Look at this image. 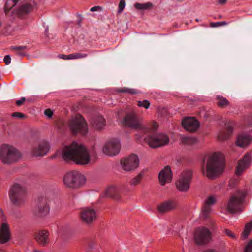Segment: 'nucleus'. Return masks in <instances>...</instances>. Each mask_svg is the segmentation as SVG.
<instances>
[{
  "instance_id": "2f4dec72",
  "label": "nucleus",
  "mask_w": 252,
  "mask_h": 252,
  "mask_svg": "<svg viewBox=\"0 0 252 252\" xmlns=\"http://www.w3.org/2000/svg\"><path fill=\"white\" fill-rule=\"evenodd\" d=\"M252 229V220L246 224L242 236L244 238H247Z\"/></svg>"
},
{
  "instance_id": "0eeeda50",
  "label": "nucleus",
  "mask_w": 252,
  "mask_h": 252,
  "mask_svg": "<svg viewBox=\"0 0 252 252\" xmlns=\"http://www.w3.org/2000/svg\"><path fill=\"white\" fill-rule=\"evenodd\" d=\"M63 181L66 187L73 189L77 188L85 183L86 178L79 172L72 171L65 175Z\"/></svg>"
},
{
  "instance_id": "49530a36",
  "label": "nucleus",
  "mask_w": 252,
  "mask_h": 252,
  "mask_svg": "<svg viewBox=\"0 0 252 252\" xmlns=\"http://www.w3.org/2000/svg\"><path fill=\"white\" fill-rule=\"evenodd\" d=\"M26 99L25 97H21L20 99L16 101L15 103L17 106H20L25 102Z\"/></svg>"
},
{
  "instance_id": "dca6fc26",
  "label": "nucleus",
  "mask_w": 252,
  "mask_h": 252,
  "mask_svg": "<svg viewBox=\"0 0 252 252\" xmlns=\"http://www.w3.org/2000/svg\"><path fill=\"white\" fill-rule=\"evenodd\" d=\"M50 145L48 142L42 141L38 145L33 147L31 150V155L33 157L43 156L49 151Z\"/></svg>"
},
{
  "instance_id": "4468645a",
  "label": "nucleus",
  "mask_w": 252,
  "mask_h": 252,
  "mask_svg": "<svg viewBox=\"0 0 252 252\" xmlns=\"http://www.w3.org/2000/svg\"><path fill=\"white\" fill-rule=\"evenodd\" d=\"M80 216L81 220L87 224L93 223L96 219L95 211L89 207L82 208L80 213Z\"/></svg>"
},
{
  "instance_id": "ddd939ff",
  "label": "nucleus",
  "mask_w": 252,
  "mask_h": 252,
  "mask_svg": "<svg viewBox=\"0 0 252 252\" xmlns=\"http://www.w3.org/2000/svg\"><path fill=\"white\" fill-rule=\"evenodd\" d=\"M122 168L126 171H131L137 168L139 165L138 156L131 154L128 157L123 158L121 161Z\"/></svg>"
},
{
  "instance_id": "09e8293b",
  "label": "nucleus",
  "mask_w": 252,
  "mask_h": 252,
  "mask_svg": "<svg viewBox=\"0 0 252 252\" xmlns=\"http://www.w3.org/2000/svg\"><path fill=\"white\" fill-rule=\"evenodd\" d=\"M101 9V7H100L99 6H94L91 8L90 11L92 12H94V11H97L98 9Z\"/></svg>"
},
{
  "instance_id": "393cba45",
  "label": "nucleus",
  "mask_w": 252,
  "mask_h": 252,
  "mask_svg": "<svg viewBox=\"0 0 252 252\" xmlns=\"http://www.w3.org/2000/svg\"><path fill=\"white\" fill-rule=\"evenodd\" d=\"M90 124L94 128L99 130L105 126V120L103 117L99 116L92 119Z\"/></svg>"
},
{
  "instance_id": "5fc2aeb1",
  "label": "nucleus",
  "mask_w": 252,
  "mask_h": 252,
  "mask_svg": "<svg viewBox=\"0 0 252 252\" xmlns=\"http://www.w3.org/2000/svg\"><path fill=\"white\" fill-rule=\"evenodd\" d=\"M33 252H43L39 251H34Z\"/></svg>"
},
{
  "instance_id": "f8f14e48",
  "label": "nucleus",
  "mask_w": 252,
  "mask_h": 252,
  "mask_svg": "<svg viewBox=\"0 0 252 252\" xmlns=\"http://www.w3.org/2000/svg\"><path fill=\"white\" fill-rule=\"evenodd\" d=\"M49 211L50 207L47 199L44 197H39L33 210L34 215L37 217H43L47 215Z\"/></svg>"
},
{
  "instance_id": "bb28decb",
  "label": "nucleus",
  "mask_w": 252,
  "mask_h": 252,
  "mask_svg": "<svg viewBox=\"0 0 252 252\" xmlns=\"http://www.w3.org/2000/svg\"><path fill=\"white\" fill-rule=\"evenodd\" d=\"M32 9V6L29 4H25L21 5L18 10L17 14L19 15H24L28 13Z\"/></svg>"
},
{
  "instance_id": "7c9ffc66",
  "label": "nucleus",
  "mask_w": 252,
  "mask_h": 252,
  "mask_svg": "<svg viewBox=\"0 0 252 252\" xmlns=\"http://www.w3.org/2000/svg\"><path fill=\"white\" fill-rule=\"evenodd\" d=\"M217 105L220 107H226L229 105V102L228 100L222 96H217Z\"/></svg>"
},
{
  "instance_id": "cd10ccee",
  "label": "nucleus",
  "mask_w": 252,
  "mask_h": 252,
  "mask_svg": "<svg viewBox=\"0 0 252 252\" xmlns=\"http://www.w3.org/2000/svg\"><path fill=\"white\" fill-rule=\"evenodd\" d=\"M118 193V190L115 187L110 186L106 189L105 195L108 197H116Z\"/></svg>"
},
{
  "instance_id": "3c124183",
  "label": "nucleus",
  "mask_w": 252,
  "mask_h": 252,
  "mask_svg": "<svg viewBox=\"0 0 252 252\" xmlns=\"http://www.w3.org/2000/svg\"><path fill=\"white\" fill-rule=\"evenodd\" d=\"M226 1L227 0H218V3L221 5L225 4Z\"/></svg>"
},
{
  "instance_id": "4c0bfd02",
  "label": "nucleus",
  "mask_w": 252,
  "mask_h": 252,
  "mask_svg": "<svg viewBox=\"0 0 252 252\" xmlns=\"http://www.w3.org/2000/svg\"><path fill=\"white\" fill-rule=\"evenodd\" d=\"M227 24V23L225 21L217 22H211L210 23V26L212 28H215L219 26H224Z\"/></svg>"
},
{
  "instance_id": "7ed1b4c3",
  "label": "nucleus",
  "mask_w": 252,
  "mask_h": 252,
  "mask_svg": "<svg viewBox=\"0 0 252 252\" xmlns=\"http://www.w3.org/2000/svg\"><path fill=\"white\" fill-rule=\"evenodd\" d=\"M22 157L21 152L14 146L7 144L0 146V160L3 164L11 165L17 163Z\"/></svg>"
},
{
  "instance_id": "de8ad7c7",
  "label": "nucleus",
  "mask_w": 252,
  "mask_h": 252,
  "mask_svg": "<svg viewBox=\"0 0 252 252\" xmlns=\"http://www.w3.org/2000/svg\"><path fill=\"white\" fill-rule=\"evenodd\" d=\"M58 57H59V58H60L61 59H62L69 60V59H68L69 55H63V54H60V55H58Z\"/></svg>"
},
{
  "instance_id": "20e7f679",
  "label": "nucleus",
  "mask_w": 252,
  "mask_h": 252,
  "mask_svg": "<svg viewBox=\"0 0 252 252\" xmlns=\"http://www.w3.org/2000/svg\"><path fill=\"white\" fill-rule=\"evenodd\" d=\"M123 124L127 127L135 130L142 131L144 133H147L149 130L142 119L134 112L126 114L123 119Z\"/></svg>"
},
{
  "instance_id": "4d7b16f0",
  "label": "nucleus",
  "mask_w": 252,
  "mask_h": 252,
  "mask_svg": "<svg viewBox=\"0 0 252 252\" xmlns=\"http://www.w3.org/2000/svg\"><path fill=\"white\" fill-rule=\"evenodd\" d=\"M203 173H204V170L203 169Z\"/></svg>"
},
{
  "instance_id": "c85d7f7f",
  "label": "nucleus",
  "mask_w": 252,
  "mask_h": 252,
  "mask_svg": "<svg viewBox=\"0 0 252 252\" xmlns=\"http://www.w3.org/2000/svg\"><path fill=\"white\" fill-rule=\"evenodd\" d=\"M180 140L183 144L186 145H191L197 142L196 139L192 137L182 136Z\"/></svg>"
},
{
  "instance_id": "4be33fe9",
  "label": "nucleus",
  "mask_w": 252,
  "mask_h": 252,
  "mask_svg": "<svg viewBox=\"0 0 252 252\" xmlns=\"http://www.w3.org/2000/svg\"><path fill=\"white\" fill-rule=\"evenodd\" d=\"M49 232L45 230L38 231L35 235V239L38 244L45 246L49 243Z\"/></svg>"
},
{
  "instance_id": "412c9836",
  "label": "nucleus",
  "mask_w": 252,
  "mask_h": 252,
  "mask_svg": "<svg viewBox=\"0 0 252 252\" xmlns=\"http://www.w3.org/2000/svg\"><path fill=\"white\" fill-rule=\"evenodd\" d=\"M177 206L174 200H168L163 202L158 206V210L161 214H164L175 210Z\"/></svg>"
},
{
  "instance_id": "79ce46f5",
  "label": "nucleus",
  "mask_w": 252,
  "mask_h": 252,
  "mask_svg": "<svg viewBox=\"0 0 252 252\" xmlns=\"http://www.w3.org/2000/svg\"><path fill=\"white\" fill-rule=\"evenodd\" d=\"M11 116L14 117H17L18 118H22V119L25 118V115L24 114H23L21 112H18L13 113L11 114Z\"/></svg>"
},
{
  "instance_id": "6e6d98bb",
  "label": "nucleus",
  "mask_w": 252,
  "mask_h": 252,
  "mask_svg": "<svg viewBox=\"0 0 252 252\" xmlns=\"http://www.w3.org/2000/svg\"><path fill=\"white\" fill-rule=\"evenodd\" d=\"M196 21H197V22H198V21H199V20H198V19H196Z\"/></svg>"
},
{
  "instance_id": "f257e3e1",
  "label": "nucleus",
  "mask_w": 252,
  "mask_h": 252,
  "mask_svg": "<svg viewBox=\"0 0 252 252\" xmlns=\"http://www.w3.org/2000/svg\"><path fill=\"white\" fill-rule=\"evenodd\" d=\"M62 158L66 162L73 161L76 164L85 165L90 162V155L87 148L76 142L65 146L62 150Z\"/></svg>"
},
{
  "instance_id": "9b49d317",
  "label": "nucleus",
  "mask_w": 252,
  "mask_h": 252,
  "mask_svg": "<svg viewBox=\"0 0 252 252\" xmlns=\"http://www.w3.org/2000/svg\"><path fill=\"white\" fill-rule=\"evenodd\" d=\"M192 176V173L191 170H188L183 171L176 183L178 190L181 192L187 191L189 187Z\"/></svg>"
},
{
  "instance_id": "a878e982",
  "label": "nucleus",
  "mask_w": 252,
  "mask_h": 252,
  "mask_svg": "<svg viewBox=\"0 0 252 252\" xmlns=\"http://www.w3.org/2000/svg\"><path fill=\"white\" fill-rule=\"evenodd\" d=\"M252 141L251 137L247 134L240 135L237 139L236 144L241 147L247 146Z\"/></svg>"
},
{
  "instance_id": "5701e85b",
  "label": "nucleus",
  "mask_w": 252,
  "mask_h": 252,
  "mask_svg": "<svg viewBox=\"0 0 252 252\" xmlns=\"http://www.w3.org/2000/svg\"><path fill=\"white\" fill-rule=\"evenodd\" d=\"M234 123L228 122L225 124L226 131H220L218 134V138L221 141L228 139L233 132Z\"/></svg>"
},
{
  "instance_id": "f3484780",
  "label": "nucleus",
  "mask_w": 252,
  "mask_h": 252,
  "mask_svg": "<svg viewBox=\"0 0 252 252\" xmlns=\"http://www.w3.org/2000/svg\"><path fill=\"white\" fill-rule=\"evenodd\" d=\"M252 162L251 155L247 153L243 158L239 160L236 169V174L241 175L247 169H248Z\"/></svg>"
},
{
  "instance_id": "e433bc0d",
  "label": "nucleus",
  "mask_w": 252,
  "mask_h": 252,
  "mask_svg": "<svg viewBox=\"0 0 252 252\" xmlns=\"http://www.w3.org/2000/svg\"><path fill=\"white\" fill-rule=\"evenodd\" d=\"M150 105V102L147 100L143 101H138L137 102V105L140 107H144L145 109H148Z\"/></svg>"
},
{
  "instance_id": "9d476101",
  "label": "nucleus",
  "mask_w": 252,
  "mask_h": 252,
  "mask_svg": "<svg viewBox=\"0 0 252 252\" xmlns=\"http://www.w3.org/2000/svg\"><path fill=\"white\" fill-rule=\"evenodd\" d=\"M211 239V232L207 228L202 227L196 229L194 235V239L197 245H205L210 242Z\"/></svg>"
},
{
  "instance_id": "72a5a7b5",
  "label": "nucleus",
  "mask_w": 252,
  "mask_h": 252,
  "mask_svg": "<svg viewBox=\"0 0 252 252\" xmlns=\"http://www.w3.org/2000/svg\"><path fill=\"white\" fill-rule=\"evenodd\" d=\"M18 2V0H8L6 1L5 6V12L6 11H9L11 10L14 6H15L17 2Z\"/></svg>"
},
{
  "instance_id": "ea45409f",
  "label": "nucleus",
  "mask_w": 252,
  "mask_h": 252,
  "mask_svg": "<svg viewBox=\"0 0 252 252\" xmlns=\"http://www.w3.org/2000/svg\"><path fill=\"white\" fill-rule=\"evenodd\" d=\"M125 7V0H121L119 4V8L118 10V13H121L124 10Z\"/></svg>"
},
{
  "instance_id": "a211bd4d",
  "label": "nucleus",
  "mask_w": 252,
  "mask_h": 252,
  "mask_svg": "<svg viewBox=\"0 0 252 252\" xmlns=\"http://www.w3.org/2000/svg\"><path fill=\"white\" fill-rule=\"evenodd\" d=\"M199 122L193 117L185 118L182 121L183 127L188 131L193 132L195 131L199 126Z\"/></svg>"
},
{
  "instance_id": "39448f33",
  "label": "nucleus",
  "mask_w": 252,
  "mask_h": 252,
  "mask_svg": "<svg viewBox=\"0 0 252 252\" xmlns=\"http://www.w3.org/2000/svg\"><path fill=\"white\" fill-rule=\"evenodd\" d=\"M68 126L74 134L79 133L85 135L88 132V124L84 118L79 114L70 119L68 123Z\"/></svg>"
},
{
  "instance_id": "37998d69",
  "label": "nucleus",
  "mask_w": 252,
  "mask_h": 252,
  "mask_svg": "<svg viewBox=\"0 0 252 252\" xmlns=\"http://www.w3.org/2000/svg\"><path fill=\"white\" fill-rule=\"evenodd\" d=\"M244 252H252V240H251L247 245Z\"/></svg>"
},
{
  "instance_id": "1a4fd4ad",
  "label": "nucleus",
  "mask_w": 252,
  "mask_h": 252,
  "mask_svg": "<svg viewBox=\"0 0 252 252\" xmlns=\"http://www.w3.org/2000/svg\"><path fill=\"white\" fill-rule=\"evenodd\" d=\"M145 140L147 144L153 148L164 146L169 142V137L163 133L148 135L145 138Z\"/></svg>"
},
{
  "instance_id": "58836bf2",
  "label": "nucleus",
  "mask_w": 252,
  "mask_h": 252,
  "mask_svg": "<svg viewBox=\"0 0 252 252\" xmlns=\"http://www.w3.org/2000/svg\"><path fill=\"white\" fill-rule=\"evenodd\" d=\"M224 231L225 234L227 236H228L230 237V238L234 239H237V236L235 235V234H234L233 232H232L231 230L226 229Z\"/></svg>"
},
{
  "instance_id": "a19ab883",
  "label": "nucleus",
  "mask_w": 252,
  "mask_h": 252,
  "mask_svg": "<svg viewBox=\"0 0 252 252\" xmlns=\"http://www.w3.org/2000/svg\"><path fill=\"white\" fill-rule=\"evenodd\" d=\"M11 49L18 52L26 50L27 49V47L25 46H12Z\"/></svg>"
},
{
  "instance_id": "473e14b6",
  "label": "nucleus",
  "mask_w": 252,
  "mask_h": 252,
  "mask_svg": "<svg viewBox=\"0 0 252 252\" xmlns=\"http://www.w3.org/2000/svg\"><path fill=\"white\" fill-rule=\"evenodd\" d=\"M117 92L119 93H127L129 94H137L138 91L135 89L128 88H122L118 89Z\"/></svg>"
},
{
  "instance_id": "864d4df0",
  "label": "nucleus",
  "mask_w": 252,
  "mask_h": 252,
  "mask_svg": "<svg viewBox=\"0 0 252 252\" xmlns=\"http://www.w3.org/2000/svg\"><path fill=\"white\" fill-rule=\"evenodd\" d=\"M218 17H219V18H222V16H221V15H219V16H218Z\"/></svg>"
},
{
  "instance_id": "603ef678",
  "label": "nucleus",
  "mask_w": 252,
  "mask_h": 252,
  "mask_svg": "<svg viewBox=\"0 0 252 252\" xmlns=\"http://www.w3.org/2000/svg\"><path fill=\"white\" fill-rule=\"evenodd\" d=\"M22 51H18V52H17L16 54L18 55H19L20 56H25V55H26L25 53H24Z\"/></svg>"
},
{
  "instance_id": "6ab92c4d",
  "label": "nucleus",
  "mask_w": 252,
  "mask_h": 252,
  "mask_svg": "<svg viewBox=\"0 0 252 252\" xmlns=\"http://www.w3.org/2000/svg\"><path fill=\"white\" fill-rule=\"evenodd\" d=\"M172 172L169 166L165 167L159 174V181L161 186L170 183L172 180Z\"/></svg>"
},
{
  "instance_id": "c9c22d12",
  "label": "nucleus",
  "mask_w": 252,
  "mask_h": 252,
  "mask_svg": "<svg viewBox=\"0 0 252 252\" xmlns=\"http://www.w3.org/2000/svg\"><path fill=\"white\" fill-rule=\"evenodd\" d=\"M87 56V54H82L80 53H76L74 54H71L69 55V60L70 59H76L80 58H85Z\"/></svg>"
},
{
  "instance_id": "6e6552de",
  "label": "nucleus",
  "mask_w": 252,
  "mask_h": 252,
  "mask_svg": "<svg viewBox=\"0 0 252 252\" xmlns=\"http://www.w3.org/2000/svg\"><path fill=\"white\" fill-rule=\"evenodd\" d=\"M9 197L14 205H21L25 201L26 197L25 188L18 184H14L10 189Z\"/></svg>"
},
{
  "instance_id": "2eb2a0df",
  "label": "nucleus",
  "mask_w": 252,
  "mask_h": 252,
  "mask_svg": "<svg viewBox=\"0 0 252 252\" xmlns=\"http://www.w3.org/2000/svg\"><path fill=\"white\" fill-rule=\"evenodd\" d=\"M120 149V144L119 141L111 140L105 144L102 151L103 152L108 156H114L117 154Z\"/></svg>"
},
{
  "instance_id": "f704fd0d",
  "label": "nucleus",
  "mask_w": 252,
  "mask_h": 252,
  "mask_svg": "<svg viewBox=\"0 0 252 252\" xmlns=\"http://www.w3.org/2000/svg\"><path fill=\"white\" fill-rule=\"evenodd\" d=\"M152 4L150 2L145 3H136L135 4V7L136 9L138 10L148 9V8L152 7Z\"/></svg>"
},
{
  "instance_id": "b1692460",
  "label": "nucleus",
  "mask_w": 252,
  "mask_h": 252,
  "mask_svg": "<svg viewBox=\"0 0 252 252\" xmlns=\"http://www.w3.org/2000/svg\"><path fill=\"white\" fill-rule=\"evenodd\" d=\"M9 239L10 231L9 226L6 223H3L0 228V243H5L9 241Z\"/></svg>"
},
{
  "instance_id": "c03bdc74",
  "label": "nucleus",
  "mask_w": 252,
  "mask_h": 252,
  "mask_svg": "<svg viewBox=\"0 0 252 252\" xmlns=\"http://www.w3.org/2000/svg\"><path fill=\"white\" fill-rule=\"evenodd\" d=\"M44 114L48 118H51L53 116V113L50 109H47L44 111Z\"/></svg>"
},
{
  "instance_id": "aec40b11",
  "label": "nucleus",
  "mask_w": 252,
  "mask_h": 252,
  "mask_svg": "<svg viewBox=\"0 0 252 252\" xmlns=\"http://www.w3.org/2000/svg\"><path fill=\"white\" fill-rule=\"evenodd\" d=\"M216 202V197L215 195H209L206 197L204 201L201 211L204 218H207L211 210V206Z\"/></svg>"
},
{
  "instance_id": "423d86ee",
  "label": "nucleus",
  "mask_w": 252,
  "mask_h": 252,
  "mask_svg": "<svg viewBox=\"0 0 252 252\" xmlns=\"http://www.w3.org/2000/svg\"><path fill=\"white\" fill-rule=\"evenodd\" d=\"M246 194L244 191H238L236 195L231 196L227 205V210L230 213H237L244 210L243 203L245 201Z\"/></svg>"
},
{
  "instance_id": "c756f323",
  "label": "nucleus",
  "mask_w": 252,
  "mask_h": 252,
  "mask_svg": "<svg viewBox=\"0 0 252 252\" xmlns=\"http://www.w3.org/2000/svg\"><path fill=\"white\" fill-rule=\"evenodd\" d=\"M144 176V172H140L136 176L131 179L129 183L131 186H136L138 185L141 181Z\"/></svg>"
},
{
  "instance_id": "f03ea898",
  "label": "nucleus",
  "mask_w": 252,
  "mask_h": 252,
  "mask_svg": "<svg viewBox=\"0 0 252 252\" xmlns=\"http://www.w3.org/2000/svg\"><path fill=\"white\" fill-rule=\"evenodd\" d=\"M224 163L223 157L220 153H214L207 160L206 168V176L208 178H213L223 172Z\"/></svg>"
},
{
  "instance_id": "8fccbe9b",
  "label": "nucleus",
  "mask_w": 252,
  "mask_h": 252,
  "mask_svg": "<svg viewBox=\"0 0 252 252\" xmlns=\"http://www.w3.org/2000/svg\"><path fill=\"white\" fill-rule=\"evenodd\" d=\"M202 252H218L217 250L213 249H207Z\"/></svg>"
},
{
  "instance_id": "a18cd8bd",
  "label": "nucleus",
  "mask_w": 252,
  "mask_h": 252,
  "mask_svg": "<svg viewBox=\"0 0 252 252\" xmlns=\"http://www.w3.org/2000/svg\"><path fill=\"white\" fill-rule=\"evenodd\" d=\"M4 62L6 65H8L11 62V57L10 55H6L4 58Z\"/></svg>"
}]
</instances>
